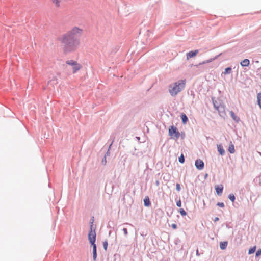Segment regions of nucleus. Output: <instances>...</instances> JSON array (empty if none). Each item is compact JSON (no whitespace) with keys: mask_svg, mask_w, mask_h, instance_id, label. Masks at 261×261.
<instances>
[{"mask_svg":"<svg viewBox=\"0 0 261 261\" xmlns=\"http://www.w3.org/2000/svg\"><path fill=\"white\" fill-rule=\"evenodd\" d=\"M82 33V29L74 27L59 38V40L63 44L64 52L73 51L80 44Z\"/></svg>","mask_w":261,"mask_h":261,"instance_id":"obj_1","label":"nucleus"},{"mask_svg":"<svg viewBox=\"0 0 261 261\" xmlns=\"http://www.w3.org/2000/svg\"><path fill=\"white\" fill-rule=\"evenodd\" d=\"M93 222L94 217H92L90 219V230L88 233V237L89 243L93 247V259L95 261L97 258V246L95 244L96 234L95 231L96 228H93Z\"/></svg>","mask_w":261,"mask_h":261,"instance_id":"obj_2","label":"nucleus"},{"mask_svg":"<svg viewBox=\"0 0 261 261\" xmlns=\"http://www.w3.org/2000/svg\"><path fill=\"white\" fill-rule=\"evenodd\" d=\"M186 80L182 79L174 82L169 86V92L172 97L176 96L186 86Z\"/></svg>","mask_w":261,"mask_h":261,"instance_id":"obj_3","label":"nucleus"},{"mask_svg":"<svg viewBox=\"0 0 261 261\" xmlns=\"http://www.w3.org/2000/svg\"><path fill=\"white\" fill-rule=\"evenodd\" d=\"M169 135L172 139H177L179 137L180 133L176 127L171 125L169 128Z\"/></svg>","mask_w":261,"mask_h":261,"instance_id":"obj_4","label":"nucleus"},{"mask_svg":"<svg viewBox=\"0 0 261 261\" xmlns=\"http://www.w3.org/2000/svg\"><path fill=\"white\" fill-rule=\"evenodd\" d=\"M195 166L197 169L201 170L204 168V162L200 159H197L195 162Z\"/></svg>","mask_w":261,"mask_h":261,"instance_id":"obj_5","label":"nucleus"},{"mask_svg":"<svg viewBox=\"0 0 261 261\" xmlns=\"http://www.w3.org/2000/svg\"><path fill=\"white\" fill-rule=\"evenodd\" d=\"M223 189V186L221 184L219 185H217L215 187L216 192L218 196H221L222 195Z\"/></svg>","mask_w":261,"mask_h":261,"instance_id":"obj_6","label":"nucleus"},{"mask_svg":"<svg viewBox=\"0 0 261 261\" xmlns=\"http://www.w3.org/2000/svg\"><path fill=\"white\" fill-rule=\"evenodd\" d=\"M199 51L198 49L191 50L187 53V59L188 60L190 58H193L196 56L198 53Z\"/></svg>","mask_w":261,"mask_h":261,"instance_id":"obj_7","label":"nucleus"},{"mask_svg":"<svg viewBox=\"0 0 261 261\" xmlns=\"http://www.w3.org/2000/svg\"><path fill=\"white\" fill-rule=\"evenodd\" d=\"M230 115L234 121L237 123H238L240 121L239 117H238L232 111L230 112Z\"/></svg>","mask_w":261,"mask_h":261,"instance_id":"obj_8","label":"nucleus"},{"mask_svg":"<svg viewBox=\"0 0 261 261\" xmlns=\"http://www.w3.org/2000/svg\"><path fill=\"white\" fill-rule=\"evenodd\" d=\"M180 118L181 119L182 123H183V124H186L188 121V118L184 113H181Z\"/></svg>","mask_w":261,"mask_h":261,"instance_id":"obj_9","label":"nucleus"},{"mask_svg":"<svg viewBox=\"0 0 261 261\" xmlns=\"http://www.w3.org/2000/svg\"><path fill=\"white\" fill-rule=\"evenodd\" d=\"M143 202L144 205L145 207H149L151 205L150 199L148 196L145 197L144 199H143Z\"/></svg>","mask_w":261,"mask_h":261,"instance_id":"obj_10","label":"nucleus"},{"mask_svg":"<svg viewBox=\"0 0 261 261\" xmlns=\"http://www.w3.org/2000/svg\"><path fill=\"white\" fill-rule=\"evenodd\" d=\"M217 150L221 155H224L225 152V150L224 149L223 147L221 144L217 145Z\"/></svg>","mask_w":261,"mask_h":261,"instance_id":"obj_11","label":"nucleus"},{"mask_svg":"<svg viewBox=\"0 0 261 261\" xmlns=\"http://www.w3.org/2000/svg\"><path fill=\"white\" fill-rule=\"evenodd\" d=\"M250 64V61L248 59H245L243 60H242L241 63L240 65L242 67H247Z\"/></svg>","mask_w":261,"mask_h":261,"instance_id":"obj_12","label":"nucleus"},{"mask_svg":"<svg viewBox=\"0 0 261 261\" xmlns=\"http://www.w3.org/2000/svg\"><path fill=\"white\" fill-rule=\"evenodd\" d=\"M82 68V66L79 64L77 62L75 64V65L72 66L73 73H75L77 71L80 70Z\"/></svg>","mask_w":261,"mask_h":261,"instance_id":"obj_13","label":"nucleus"},{"mask_svg":"<svg viewBox=\"0 0 261 261\" xmlns=\"http://www.w3.org/2000/svg\"><path fill=\"white\" fill-rule=\"evenodd\" d=\"M221 55H222V53H220L219 55L215 56L214 57L211 58L209 59L208 60H207L206 61L203 62L202 63H200V64L210 63V62H212L213 61L215 60V59H217Z\"/></svg>","mask_w":261,"mask_h":261,"instance_id":"obj_14","label":"nucleus"},{"mask_svg":"<svg viewBox=\"0 0 261 261\" xmlns=\"http://www.w3.org/2000/svg\"><path fill=\"white\" fill-rule=\"evenodd\" d=\"M228 242L227 241H223L220 243V248L221 250H225L227 246Z\"/></svg>","mask_w":261,"mask_h":261,"instance_id":"obj_15","label":"nucleus"},{"mask_svg":"<svg viewBox=\"0 0 261 261\" xmlns=\"http://www.w3.org/2000/svg\"><path fill=\"white\" fill-rule=\"evenodd\" d=\"M134 151L132 152V154L133 155L136 156L137 157H140L142 155L143 153L141 151H138L135 152L136 149L135 147L134 148Z\"/></svg>","mask_w":261,"mask_h":261,"instance_id":"obj_16","label":"nucleus"},{"mask_svg":"<svg viewBox=\"0 0 261 261\" xmlns=\"http://www.w3.org/2000/svg\"><path fill=\"white\" fill-rule=\"evenodd\" d=\"M232 71V68L231 67H228L225 69L224 71L223 72L224 74H229Z\"/></svg>","mask_w":261,"mask_h":261,"instance_id":"obj_17","label":"nucleus"},{"mask_svg":"<svg viewBox=\"0 0 261 261\" xmlns=\"http://www.w3.org/2000/svg\"><path fill=\"white\" fill-rule=\"evenodd\" d=\"M114 140V138L113 139V140L111 142L110 145H109V148L108 149V150H107V152L106 153V154L104 155L105 156L107 157V156H110V150L111 146H112V144L113 143Z\"/></svg>","mask_w":261,"mask_h":261,"instance_id":"obj_18","label":"nucleus"},{"mask_svg":"<svg viewBox=\"0 0 261 261\" xmlns=\"http://www.w3.org/2000/svg\"><path fill=\"white\" fill-rule=\"evenodd\" d=\"M257 103L261 109V92L257 94Z\"/></svg>","mask_w":261,"mask_h":261,"instance_id":"obj_19","label":"nucleus"},{"mask_svg":"<svg viewBox=\"0 0 261 261\" xmlns=\"http://www.w3.org/2000/svg\"><path fill=\"white\" fill-rule=\"evenodd\" d=\"M77 63L76 61H74V60H67L66 62V64H67V65H71L72 66L75 65V64Z\"/></svg>","mask_w":261,"mask_h":261,"instance_id":"obj_20","label":"nucleus"},{"mask_svg":"<svg viewBox=\"0 0 261 261\" xmlns=\"http://www.w3.org/2000/svg\"><path fill=\"white\" fill-rule=\"evenodd\" d=\"M228 150V151L231 154L234 153L235 149H234V145L233 144L229 145Z\"/></svg>","mask_w":261,"mask_h":261,"instance_id":"obj_21","label":"nucleus"},{"mask_svg":"<svg viewBox=\"0 0 261 261\" xmlns=\"http://www.w3.org/2000/svg\"><path fill=\"white\" fill-rule=\"evenodd\" d=\"M228 198L232 202H234L236 200V196L233 193L230 194L228 195Z\"/></svg>","mask_w":261,"mask_h":261,"instance_id":"obj_22","label":"nucleus"},{"mask_svg":"<svg viewBox=\"0 0 261 261\" xmlns=\"http://www.w3.org/2000/svg\"><path fill=\"white\" fill-rule=\"evenodd\" d=\"M255 251H256V246H253L252 247H251L249 249L248 253L249 255H250V254H253V253H254L255 252Z\"/></svg>","mask_w":261,"mask_h":261,"instance_id":"obj_23","label":"nucleus"},{"mask_svg":"<svg viewBox=\"0 0 261 261\" xmlns=\"http://www.w3.org/2000/svg\"><path fill=\"white\" fill-rule=\"evenodd\" d=\"M178 161L179 163L183 164L185 162V157L183 154H181L178 158Z\"/></svg>","mask_w":261,"mask_h":261,"instance_id":"obj_24","label":"nucleus"},{"mask_svg":"<svg viewBox=\"0 0 261 261\" xmlns=\"http://www.w3.org/2000/svg\"><path fill=\"white\" fill-rule=\"evenodd\" d=\"M53 3L54 4H55V6L57 7H60V2L61 1V0H51Z\"/></svg>","mask_w":261,"mask_h":261,"instance_id":"obj_25","label":"nucleus"},{"mask_svg":"<svg viewBox=\"0 0 261 261\" xmlns=\"http://www.w3.org/2000/svg\"><path fill=\"white\" fill-rule=\"evenodd\" d=\"M178 212L182 216H185L187 215V213L184 208H180Z\"/></svg>","mask_w":261,"mask_h":261,"instance_id":"obj_26","label":"nucleus"},{"mask_svg":"<svg viewBox=\"0 0 261 261\" xmlns=\"http://www.w3.org/2000/svg\"><path fill=\"white\" fill-rule=\"evenodd\" d=\"M108 242L107 241H105L103 242V249L105 251L107 250V248H108Z\"/></svg>","mask_w":261,"mask_h":261,"instance_id":"obj_27","label":"nucleus"},{"mask_svg":"<svg viewBox=\"0 0 261 261\" xmlns=\"http://www.w3.org/2000/svg\"><path fill=\"white\" fill-rule=\"evenodd\" d=\"M261 255V249H258L255 252V256L259 257Z\"/></svg>","mask_w":261,"mask_h":261,"instance_id":"obj_28","label":"nucleus"},{"mask_svg":"<svg viewBox=\"0 0 261 261\" xmlns=\"http://www.w3.org/2000/svg\"><path fill=\"white\" fill-rule=\"evenodd\" d=\"M107 157L106 156H103V158L102 159V160H101V164L103 165H105L107 163V159H106Z\"/></svg>","mask_w":261,"mask_h":261,"instance_id":"obj_29","label":"nucleus"},{"mask_svg":"<svg viewBox=\"0 0 261 261\" xmlns=\"http://www.w3.org/2000/svg\"><path fill=\"white\" fill-rule=\"evenodd\" d=\"M176 190L177 191H180L181 190L180 185L179 183H177L176 184Z\"/></svg>","mask_w":261,"mask_h":261,"instance_id":"obj_30","label":"nucleus"},{"mask_svg":"<svg viewBox=\"0 0 261 261\" xmlns=\"http://www.w3.org/2000/svg\"><path fill=\"white\" fill-rule=\"evenodd\" d=\"M217 205L220 207H222V208H223L225 206V205L223 202H219L217 203Z\"/></svg>","mask_w":261,"mask_h":261,"instance_id":"obj_31","label":"nucleus"},{"mask_svg":"<svg viewBox=\"0 0 261 261\" xmlns=\"http://www.w3.org/2000/svg\"><path fill=\"white\" fill-rule=\"evenodd\" d=\"M256 181L258 182V184L261 186V175L256 178Z\"/></svg>","mask_w":261,"mask_h":261,"instance_id":"obj_32","label":"nucleus"},{"mask_svg":"<svg viewBox=\"0 0 261 261\" xmlns=\"http://www.w3.org/2000/svg\"><path fill=\"white\" fill-rule=\"evenodd\" d=\"M176 206L178 207H180L181 206V201L180 200L176 201Z\"/></svg>","mask_w":261,"mask_h":261,"instance_id":"obj_33","label":"nucleus"},{"mask_svg":"<svg viewBox=\"0 0 261 261\" xmlns=\"http://www.w3.org/2000/svg\"><path fill=\"white\" fill-rule=\"evenodd\" d=\"M122 231H123V233H124V235H125V236H127V234H128V232H127V228H123L122 229Z\"/></svg>","mask_w":261,"mask_h":261,"instance_id":"obj_34","label":"nucleus"},{"mask_svg":"<svg viewBox=\"0 0 261 261\" xmlns=\"http://www.w3.org/2000/svg\"><path fill=\"white\" fill-rule=\"evenodd\" d=\"M171 227L174 229H176L177 227V225L175 223L172 224Z\"/></svg>","mask_w":261,"mask_h":261,"instance_id":"obj_35","label":"nucleus"},{"mask_svg":"<svg viewBox=\"0 0 261 261\" xmlns=\"http://www.w3.org/2000/svg\"><path fill=\"white\" fill-rule=\"evenodd\" d=\"M213 104H214V106L215 108L217 110H218V111H219V106H217V105H216V104L214 102H213Z\"/></svg>","mask_w":261,"mask_h":261,"instance_id":"obj_36","label":"nucleus"},{"mask_svg":"<svg viewBox=\"0 0 261 261\" xmlns=\"http://www.w3.org/2000/svg\"><path fill=\"white\" fill-rule=\"evenodd\" d=\"M226 227L228 229H230V228H232V226L229 225V224H226Z\"/></svg>","mask_w":261,"mask_h":261,"instance_id":"obj_37","label":"nucleus"},{"mask_svg":"<svg viewBox=\"0 0 261 261\" xmlns=\"http://www.w3.org/2000/svg\"><path fill=\"white\" fill-rule=\"evenodd\" d=\"M155 184L156 186H159L160 185V182L158 180L155 181Z\"/></svg>","mask_w":261,"mask_h":261,"instance_id":"obj_38","label":"nucleus"},{"mask_svg":"<svg viewBox=\"0 0 261 261\" xmlns=\"http://www.w3.org/2000/svg\"><path fill=\"white\" fill-rule=\"evenodd\" d=\"M219 220V218L218 217H215L214 220V222H217V221H218Z\"/></svg>","mask_w":261,"mask_h":261,"instance_id":"obj_39","label":"nucleus"},{"mask_svg":"<svg viewBox=\"0 0 261 261\" xmlns=\"http://www.w3.org/2000/svg\"><path fill=\"white\" fill-rule=\"evenodd\" d=\"M208 176V174L207 173H206L204 175V178L206 179Z\"/></svg>","mask_w":261,"mask_h":261,"instance_id":"obj_40","label":"nucleus"},{"mask_svg":"<svg viewBox=\"0 0 261 261\" xmlns=\"http://www.w3.org/2000/svg\"><path fill=\"white\" fill-rule=\"evenodd\" d=\"M196 255L197 256H199V252H198V250H197V251H196Z\"/></svg>","mask_w":261,"mask_h":261,"instance_id":"obj_41","label":"nucleus"},{"mask_svg":"<svg viewBox=\"0 0 261 261\" xmlns=\"http://www.w3.org/2000/svg\"><path fill=\"white\" fill-rule=\"evenodd\" d=\"M136 138L138 141L140 140V138L139 137H136Z\"/></svg>","mask_w":261,"mask_h":261,"instance_id":"obj_42","label":"nucleus"},{"mask_svg":"<svg viewBox=\"0 0 261 261\" xmlns=\"http://www.w3.org/2000/svg\"><path fill=\"white\" fill-rule=\"evenodd\" d=\"M258 70H261V67H260V68H258Z\"/></svg>","mask_w":261,"mask_h":261,"instance_id":"obj_43","label":"nucleus"},{"mask_svg":"<svg viewBox=\"0 0 261 261\" xmlns=\"http://www.w3.org/2000/svg\"><path fill=\"white\" fill-rule=\"evenodd\" d=\"M260 154V155H261V153Z\"/></svg>","mask_w":261,"mask_h":261,"instance_id":"obj_44","label":"nucleus"}]
</instances>
